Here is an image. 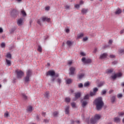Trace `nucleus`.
Masks as SVG:
<instances>
[{
	"label": "nucleus",
	"instance_id": "f257e3e1",
	"mask_svg": "<svg viewBox=\"0 0 124 124\" xmlns=\"http://www.w3.org/2000/svg\"><path fill=\"white\" fill-rule=\"evenodd\" d=\"M94 102L97 110H100V109L103 107V105H104V103H103L102 97H101L96 99Z\"/></svg>",
	"mask_w": 124,
	"mask_h": 124
},
{
	"label": "nucleus",
	"instance_id": "f03ea898",
	"mask_svg": "<svg viewBox=\"0 0 124 124\" xmlns=\"http://www.w3.org/2000/svg\"><path fill=\"white\" fill-rule=\"evenodd\" d=\"M46 76H51V82H55L56 78L59 77V74H56L55 71L50 70L46 73Z\"/></svg>",
	"mask_w": 124,
	"mask_h": 124
},
{
	"label": "nucleus",
	"instance_id": "7ed1b4c3",
	"mask_svg": "<svg viewBox=\"0 0 124 124\" xmlns=\"http://www.w3.org/2000/svg\"><path fill=\"white\" fill-rule=\"evenodd\" d=\"M32 75V70L28 69L26 72V76L24 78L25 84H29L31 82V77Z\"/></svg>",
	"mask_w": 124,
	"mask_h": 124
},
{
	"label": "nucleus",
	"instance_id": "20e7f679",
	"mask_svg": "<svg viewBox=\"0 0 124 124\" xmlns=\"http://www.w3.org/2000/svg\"><path fill=\"white\" fill-rule=\"evenodd\" d=\"M100 118H101V116L99 115V114H96L94 115V117H92L91 119V123L92 124H95L96 123H97V121H99L100 120Z\"/></svg>",
	"mask_w": 124,
	"mask_h": 124
},
{
	"label": "nucleus",
	"instance_id": "39448f33",
	"mask_svg": "<svg viewBox=\"0 0 124 124\" xmlns=\"http://www.w3.org/2000/svg\"><path fill=\"white\" fill-rule=\"evenodd\" d=\"M16 78L18 79H22L23 76H24V74H25L23 71L19 70H16Z\"/></svg>",
	"mask_w": 124,
	"mask_h": 124
},
{
	"label": "nucleus",
	"instance_id": "423d86ee",
	"mask_svg": "<svg viewBox=\"0 0 124 124\" xmlns=\"http://www.w3.org/2000/svg\"><path fill=\"white\" fill-rule=\"evenodd\" d=\"M11 15L13 18H16L19 15V11H17V9H14L11 13Z\"/></svg>",
	"mask_w": 124,
	"mask_h": 124
},
{
	"label": "nucleus",
	"instance_id": "0eeeda50",
	"mask_svg": "<svg viewBox=\"0 0 124 124\" xmlns=\"http://www.w3.org/2000/svg\"><path fill=\"white\" fill-rule=\"evenodd\" d=\"M81 61L83 63H92V59H86V58L83 57Z\"/></svg>",
	"mask_w": 124,
	"mask_h": 124
},
{
	"label": "nucleus",
	"instance_id": "6e6552de",
	"mask_svg": "<svg viewBox=\"0 0 124 124\" xmlns=\"http://www.w3.org/2000/svg\"><path fill=\"white\" fill-rule=\"evenodd\" d=\"M81 106L83 108H86V106L88 105V101L85 99H82L81 100Z\"/></svg>",
	"mask_w": 124,
	"mask_h": 124
},
{
	"label": "nucleus",
	"instance_id": "1a4fd4ad",
	"mask_svg": "<svg viewBox=\"0 0 124 124\" xmlns=\"http://www.w3.org/2000/svg\"><path fill=\"white\" fill-rule=\"evenodd\" d=\"M122 75V73L115 74L114 75L111 76L110 77V78H111V79H112V80H115V79H116L117 78V77H121Z\"/></svg>",
	"mask_w": 124,
	"mask_h": 124
},
{
	"label": "nucleus",
	"instance_id": "9d476101",
	"mask_svg": "<svg viewBox=\"0 0 124 124\" xmlns=\"http://www.w3.org/2000/svg\"><path fill=\"white\" fill-rule=\"evenodd\" d=\"M75 70H76V68L74 67H71L69 68V75H74L75 74Z\"/></svg>",
	"mask_w": 124,
	"mask_h": 124
},
{
	"label": "nucleus",
	"instance_id": "9b49d317",
	"mask_svg": "<svg viewBox=\"0 0 124 124\" xmlns=\"http://www.w3.org/2000/svg\"><path fill=\"white\" fill-rule=\"evenodd\" d=\"M42 20L43 22H47V23H49L50 21V18H48L46 16H43L41 17Z\"/></svg>",
	"mask_w": 124,
	"mask_h": 124
},
{
	"label": "nucleus",
	"instance_id": "f8f14e48",
	"mask_svg": "<svg viewBox=\"0 0 124 124\" xmlns=\"http://www.w3.org/2000/svg\"><path fill=\"white\" fill-rule=\"evenodd\" d=\"M24 21V19L23 18H19L17 21V24L18 26H23V21Z\"/></svg>",
	"mask_w": 124,
	"mask_h": 124
},
{
	"label": "nucleus",
	"instance_id": "ddd939ff",
	"mask_svg": "<svg viewBox=\"0 0 124 124\" xmlns=\"http://www.w3.org/2000/svg\"><path fill=\"white\" fill-rule=\"evenodd\" d=\"M88 11H89V9H86V8H82L81 10V12L83 15H85V14H87Z\"/></svg>",
	"mask_w": 124,
	"mask_h": 124
},
{
	"label": "nucleus",
	"instance_id": "4468645a",
	"mask_svg": "<svg viewBox=\"0 0 124 124\" xmlns=\"http://www.w3.org/2000/svg\"><path fill=\"white\" fill-rule=\"evenodd\" d=\"M98 91V89H97V88H94L93 89V92H91L90 93V95L91 96H93V95H95V93H96V92Z\"/></svg>",
	"mask_w": 124,
	"mask_h": 124
},
{
	"label": "nucleus",
	"instance_id": "2eb2a0df",
	"mask_svg": "<svg viewBox=\"0 0 124 124\" xmlns=\"http://www.w3.org/2000/svg\"><path fill=\"white\" fill-rule=\"evenodd\" d=\"M69 106H68L65 108V112L67 115H69Z\"/></svg>",
	"mask_w": 124,
	"mask_h": 124
},
{
	"label": "nucleus",
	"instance_id": "dca6fc26",
	"mask_svg": "<svg viewBox=\"0 0 124 124\" xmlns=\"http://www.w3.org/2000/svg\"><path fill=\"white\" fill-rule=\"evenodd\" d=\"M107 53H103V54L101 55L100 56V59L101 60H103V59H106L107 57Z\"/></svg>",
	"mask_w": 124,
	"mask_h": 124
},
{
	"label": "nucleus",
	"instance_id": "f3484780",
	"mask_svg": "<svg viewBox=\"0 0 124 124\" xmlns=\"http://www.w3.org/2000/svg\"><path fill=\"white\" fill-rule=\"evenodd\" d=\"M21 14H22L23 17H27V13L25 11V10L22 9L21 11Z\"/></svg>",
	"mask_w": 124,
	"mask_h": 124
},
{
	"label": "nucleus",
	"instance_id": "a211bd4d",
	"mask_svg": "<svg viewBox=\"0 0 124 124\" xmlns=\"http://www.w3.org/2000/svg\"><path fill=\"white\" fill-rule=\"evenodd\" d=\"M27 111L29 113H31L32 112V107L31 106H29L27 107Z\"/></svg>",
	"mask_w": 124,
	"mask_h": 124
},
{
	"label": "nucleus",
	"instance_id": "6ab92c4d",
	"mask_svg": "<svg viewBox=\"0 0 124 124\" xmlns=\"http://www.w3.org/2000/svg\"><path fill=\"white\" fill-rule=\"evenodd\" d=\"M81 97V93H76L75 95V97L76 99L79 98Z\"/></svg>",
	"mask_w": 124,
	"mask_h": 124
},
{
	"label": "nucleus",
	"instance_id": "aec40b11",
	"mask_svg": "<svg viewBox=\"0 0 124 124\" xmlns=\"http://www.w3.org/2000/svg\"><path fill=\"white\" fill-rule=\"evenodd\" d=\"M114 122L115 123H120L121 122V119L119 117H115L114 118Z\"/></svg>",
	"mask_w": 124,
	"mask_h": 124
},
{
	"label": "nucleus",
	"instance_id": "412c9836",
	"mask_svg": "<svg viewBox=\"0 0 124 124\" xmlns=\"http://www.w3.org/2000/svg\"><path fill=\"white\" fill-rule=\"evenodd\" d=\"M22 97L23 98L24 100H27L28 99V96L26 94L23 93L21 94Z\"/></svg>",
	"mask_w": 124,
	"mask_h": 124
},
{
	"label": "nucleus",
	"instance_id": "4be33fe9",
	"mask_svg": "<svg viewBox=\"0 0 124 124\" xmlns=\"http://www.w3.org/2000/svg\"><path fill=\"white\" fill-rule=\"evenodd\" d=\"M66 44L68 45V46H69V47H70V46H71L73 44V42L70 41H67L66 42Z\"/></svg>",
	"mask_w": 124,
	"mask_h": 124
},
{
	"label": "nucleus",
	"instance_id": "5701e85b",
	"mask_svg": "<svg viewBox=\"0 0 124 124\" xmlns=\"http://www.w3.org/2000/svg\"><path fill=\"white\" fill-rule=\"evenodd\" d=\"M66 84H69L72 83V80L71 78H68L66 80Z\"/></svg>",
	"mask_w": 124,
	"mask_h": 124
},
{
	"label": "nucleus",
	"instance_id": "b1692460",
	"mask_svg": "<svg viewBox=\"0 0 124 124\" xmlns=\"http://www.w3.org/2000/svg\"><path fill=\"white\" fill-rule=\"evenodd\" d=\"M112 103H114L116 101V96H113L111 98Z\"/></svg>",
	"mask_w": 124,
	"mask_h": 124
},
{
	"label": "nucleus",
	"instance_id": "393cba45",
	"mask_svg": "<svg viewBox=\"0 0 124 124\" xmlns=\"http://www.w3.org/2000/svg\"><path fill=\"white\" fill-rule=\"evenodd\" d=\"M37 51L40 53H42V47L40 46H38Z\"/></svg>",
	"mask_w": 124,
	"mask_h": 124
},
{
	"label": "nucleus",
	"instance_id": "a878e982",
	"mask_svg": "<svg viewBox=\"0 0 124 124\" xmlns=\"http://www.w3.org/2000/svg\"><path fill=\"white\" fill-rule=\"evenodd\" d=\"M49 94H50V92H46L45 93L44 95L46 98H49Z\"/></svg>",
	"mask_w": 124,
	"mask_h": 124
},
{
	"label": "nucleus",
	"instance_id": "bb28decb",
	"mask_svg": "<svg viewBox=\"0 0 124 124\" xmlns=\"http://www.w3.org/2000/svg\"><path fill=\"white\" fill-rule=\"evenodd\" d=\"M121 13H122V10L121 9H118L116 10V11L115 12V14L116 15L121 14Z\"/></svg>",
	"mask_w": 124,
	"mask_h": 124
},
{
	"label": "nucleus",
	"instance_id": "cd10ccee",
	"mask_svg": "<svg viewBox=\"0 0 124 124\" xmlns=\"http://www.w3.org/2000/svg\"><path fill=\"white\" fill-rule=\"evenodd\" d=\"M4 118H8L9 117V112L8 111H6L4 114Z\"/></svg>",
	"mask_w": 124,
	"mask_h": 124
},
{
	"label": "nucleus",
	"instance_id": "c85d7f7f",
	"mask_svg": "<svg viewBox=\"0 0 124 124\" xmlns=\"http://www.w3.org/2000/svg\"><path fill=\"white\" fill-rule=\"evenodd\" d=\"M90 98V94H88L84 96V100H87V99H89Z\"/></svg>",
	"mask_w": 124,
	"mask_h": 124
},
{
	"label": "nucleus",
	"instance_id": "c756f323",
	"mask_svg": "<svg viewBox=\"0 0 124 124\" xmlns=\"http://www.w3.org/2000/svg\"><path fill=\"white\" fill-rule=\"evenodd\" d=\"M84 36V33H81L80 34L78 35L77 38L79 39L81 38V37H83Z\"/></svg>",
	"mask_w": 124,
	"mask_h": 124
},
{
	"label": "nucleus",
	"instance_id": "7c9ffc66",
	"mask_svg": "<svg viewBox=\"0 0 124 124\" xmlns=\"http://www.w3.org/2000/svg\"><path fill=\"white\" fill-rule=\"evenodd\" d=\"M6 62L9 66H10V65H11V62L10 60L6 59Z\"/></svg>",
	"mask_w": 124,
	"mask_h": 124
},
{
	"label": "nucleus",
	"instance_id": "2f4dec72",
	"mask_svg": "<svg viewBox=\"0 0 124 124\" xmlns=\"http://www.w3.org/2000/svg\"><path fill=\"white\" fill-rule=\"evenodd\" d=\"M85 76V75L84 74H80L78 75V77L79 79H82V78Z\"/></svg>",
	"mask_w": 124,
	"mask_h": 124
},
{
	"label": "nucleus",
	"instance_id": "473e14b6",
	"mask_svg": "<svg viewBox=\"0 0 124 124\" xmlns=\"http://www.w3.org/2000/svg\"><path fill=\"white\" fill-rule=\"evenodd\" d=\"M105 84V82H101L99 83V84L98 85V88H100V87H102L103 85Z\"/></svg>",
	"mask_w": 124,
	"mask_h": 124
},
{
	"label": "nucleus",
	"instance_id": "72a5a7b5",
	"mask_svg": "<svg viewBox=\"0 0 124 124\" xmlns=\"http://www.w3.org/2000/svg\"><path fill=\"white\" fill-rule=\"evenodd\" d=\"M53 117H57L59 115V112L58 111H54L53 113Z\"/></svg>",
	"mask_w": 124,
	"mask_h": 124
},
{
	"label": "nucleus",
	"instance_id": "f704fd0d",
	"mask_svg": "<svg viewBox=\"0 0 124 124\" xmlns=\"http://www.w3.org/2000/svg\"><path fill=\"white\" fill-rule=\"evenodd\" d=\"M119 55H122V54H124V49H120L118 51Z\"/></svg>",
	"mask_w": 124,
	"mask_h": 124
},
{
	"label": "nucleus",
	"instance_id": "c9c22d12",
	"mask_svg": "<svg viewBox=\"0 0 124 124\" xmlns=\"http://www.w3.org/2000/svg\"><path fill=\"white\" fill-rule=\"evenodd\" d=\"M114 71V70L113 69H108L106 71L107 73H112Z\"/></svg>",
	"mask_w": 124,
	"mask_h": 124
},
{
	"label": "nucleus",
	"instance_id": "e433bc0d",
	"mask_svg": "<svg viewBox=\"0 0 124 124\" xmlns=\"http://www.w3.org/2000/svg\"><path fill=\"white\" fill-rule=\"evenodd\" d=\"M65 102H67V103L70 102V98H69V97L65 98Z\"/></svg>",
	"mask_w": 124,
	"mask_h": 124
},
{
	"label": "nucleus",
	"instance_id": "4c0bfd02",
	"mask_svg": "<svg viewBox=\"0 0 124 124\" xmlns=\"http://www.w3.org/2000/svg\"><path fill=\"white\" fill-rule=\"evenodd\" d=\"M6 57L8 58V59H11V54L9 53H7Z\"/></svg>",
	"mask_w": 124,
	"mask_h": 124
},
{
	"label": "nucleus",
	"instance_id": "58836bf2",
	"mask_svg": "<svg viewBox=\"0 0 124 124\" xmlns=\"http://www.w3.org/2000/svg\"><path fill=\"white\" fill-rule=\"evenodd\" d=\"M90 86V82H85L84 84V87H89Z\"/></svg>",
	"mask_w": 124,
	"mask_h": 124
},
{
	"label": "nucleus",
	"instance_id": "ea45409f",
	"mask_svg": "<svg viewBox=\"0 0 124 124\" xmlns=\"http://www.w3.org/2000/svg\"><path fill=\"white\" fill-rule=\"evenodd\" d=\"M57 82L58 83V84L59 85H61V83H62V79L60 78H58L57 79Z\"/></svg>",
	"mask_w": 124,
	"mask_h": 124
},
{
	"label": "nucleus",
	"instance_id": "a19ab883",
	"mask_svg": "<svg viewBox=\"0 0 124 124\" xmlns=\"http://www.w3.org/2000/svg\"><path fill=\"white\" fill-rule=\"evenodd\" d=\"M71 106L73 108H76V104H75V103H72Z\"/></svg>",
	"mask_w": 124,
	"mask_h": 124
},
{
	"label": "nucleus",
	"instance_id": "79ce46f5",
	"mask_svg": "<svg viewBox=\"0 0 124 124\" xmlns=\"http://www.w3.org/2000/svg\"><path fill=\"white\" fill-rule=\"evenodd\" d=\"M37 23L40 26H41V20L40 19L37 20Z\"/></svg>",
	"mask_w": 124,
	"mask_h": 124
},
{
	"label": "nucleus",
	"instance_id": "37998d69",
	"mask_svg": "<svg viewBox=\"0 0 124 124\" xmlns=\"http://www.w3.org/2000/svg\"><path fill=\"white\" fill-rule=\"evenodd\" d=\"M64 8L65 9H69V8H70V6L69 5H66L64 6Z\"/></svg>",
	"mask_w": 124,
	"mask_h": 124
},
{
	"label": "nucleus",
	"instance_id": "c03bdc74",
	"mask_svg": "<svg viewBox=\"0 0 124 124\" xmlns=\"http://www.w3.org/2000/svg\"><path fill=\"white\" fill-rule=\"evenodd\" d=\"M1 48H5V44L4 43H2L0 45Z\"/></svg>",
	"mask_w": 124,
	"mask_h": 124
},
{
	"label": "nucleus",
	"instance_id": "a18cd8bd",
	"mask_svg": "<svg viewBox=\"0 0 124 124\" xmlns=\"http://www.w3.org/2000/svg\"><path fill=\"white\" fill-rule=\"evenodd\" d=\"M36 121H37L38 122L40 121V118L39 115H37L36 116Z\"/></svg>",
	"mask_w": 124,
	"mask_h": 124
},
{
	"label": "nucleus",
	"instance_id": "49530a36",
	"mask_svg": "<svg viewBox=\"0 0 124 124\" xmlns=\"http://www.w3.org/2000/svg\"><path fill=\"white\" fill-rule=\"evenodd\" d=\"M106 93H107V92H106V90H103V91H102V93H101L102 95H104V94H106Z\"/></svg>",
	"mask_w": 124,
	"mask_h": 124
},
{
	"label": "nucleus",
	"instance_id": "de8ad7c7",
	"mask_svg": "<svg viewBox=\"0 0 124 124\" xmlns=\"http://www.w3.org/2000/svg\"><path fill=\"white\" fill-rule=\"evenodd\" d=\"M75 8H80V4H75Z\"/></svg>",
	"mask_w": 124,
	"mask_h": 124
},
{
	"label": "nucleus",
	"instance_id": "09e8293b",
	"mask_svg": "<svg viewBox=\"0 0 124 124\" xmlns=\"http://www.w3.org/2000/svg\"><path fill=\"white\" fill-rule=\"evenodd\" d=\"M117 97H118V98H122V97H123V94H121V93L118 94L117 95Z\"/></svg>",
	"mask_w": 124,
	"mask_h": 124
},
{
	"label": "nucleus",
	"instance_id": "8fccbe9b",
	"mask_svg": "<svg viewBox=\"0 0 124 124\" xmlns=\"http://www.w3.org/2000/svg\"><path fill=\"white\" fill-rule=\"evenodd\" d=\"M80 55L81 56H82L83 57H85V56H86V54H85V53L81 52L80 53Z\"/></svg>",
	"mask_w": 124,
	"mask_h": 124
},
{
	"label": "nucleus",
	"instance_id": "3c124183",
	"mask_svg": "<svg viewBox=\"0 0 124 124\" xmlns=\"http://www.w3.org/2000/svg\"><path fill=\"white\" fill-rule=\"evenodd\" d=\"M109 57L111 58V59H114V58H116V56L114 55H110L109 56Z\"/></svg>",
	"mask_w": 124,
	"mask_h": 124
},
{
	"label": "nucleus",
	"instance_id": "603ef678",
	"mask_svg": "<svg viewBox=\"0 0 124 124\" xmlns=\"http://www.w3.org/2000/svg\"><path fill=\"white\" fill-rule=\"evenodd\" d=\"M78 88H83V84L82 83H79L78 85Z\"/></svg>",
	"mask_w": 124,
	"mask_h": 124
},
{
	"label": "nucleus",
	"instance_id": "864d4df0",
	"mask_svg": "<svg viewBox=\"0 0 124 124\" xmlns=\"http://www.w3.org/2000/svg\"><path fill=\"white\" fill-rule=\"evenodd\" d=\"M44 123H45V124H47V123H49V120L47 119H44Z\"/></svg>",
	"mask_w": 124,
	"mask_h": 124
},
{
	"label": "nucleus",
	"instance_id": "5fc2aeb1",
	"mask_svg": "<svg viewBox=\"0 0 124 124\" xmlns=\"http://www.w3.org/2000/svg\"><path fill=\"white\" fill-rule=\"evenodd\" d=\"M46 10L47 11H49V10H50V7L49 6L46 7Z\"/></svg>",
	"mask_w": 124,
	"mask_h": 124
},
{
	"label": "nucleus",
	"instance_id": "6e6d98bb",
	"mask_svg": "<svg viewBox=\"0 0 124 124\" xmlns=\"http://www.w3.org/2000/svg\"><path fill=\"white\" fill-rule=\"evenodd\" d=\"M42 116H43V117H45V116H46V112H42Z\"/></svg>",
	"mask_w": 124,
	"mask_h": 124
},
{
	"label": "nucleus",
	"instance_id": "4d7b16f0",
	"mask_svg": "<svg viewBox=\"0 0 124 124\" xmlns=\"http://www.w3.org/2000/svg\"><path fill=\"white\" fill-rule=\"evenodd\" d=\"M119 116H124V112H119Z\"/></svg>",
	"mask_w": 124,
	"mask_h": 124
},
{
	"label": "nucleus",
	"instance_id": "13d9d810",
	"mask_svg": "<svg viewBox=\"0 0 124 124\" xmlns=\"http://www.w3.org/2000/svg\"><path fill=\"white\" fill-rule=\"evenodd\" d=\"M83 41H87V40H88V37H85L83 38Z\"/></svg>",
	"mask_w": 124,
	"mask_h": 124
},
{
	"label": "nucleus",
	"instance_id": "bf43d9fd",
	"mask_svg": "<svg viewBox=\"0 0 124 124\" xmlns=\"http://www.w3.org/2000/svg\"><path fill=\"white\" fill-rule=\"evenodd\" d=\"M113 43V41L112 40H109L108 44H112Z\"/></svg>",
	"mask_w": 124,
	"mask_h": 124
},
{
	"label": "nucleus",
	"instance_id": "052dcab7",
	"mask_svg": "<svg viewBox=\"0 0 124 124\" xmlns=\"http://www.w3.org/2000/svg\"><path fill=\"white\" fill-rule=\"evenodd\" d=\"M82 4H84V1L81 0L79 2V5H82Z\"/></svg>",
	"mask_w": 124,
	"mask_h": 124
},
{
	"label": "nucleus",
	"instance_id": "680f3d73",
	"mask_svg": "<svg viewBox=\"0 0 124 124\" xmlns=\"http://www.w3.org/2000/svg\"><path fill=\"white\" fill-rule=\"evenodd\" d=\"M68 64H69V65H71V64H72V61H69L68 62Z\"/></svg>",
	"mask_w": 124,
	"mask_h": 124
},
{
	"label": "nucleus",
	"instance_id": "e2e57ef3",
	"mask_svg": "<svg viewBox=\"0 0 124 124\" xmlns=\"http://www.w3.org/2000/svg\"><path fill=\"white\" fill-rule=\"evenodd\" d=\"M97 52V48H95L94 49V50H93V53H96Z\"/></svg>",
	"mask_w": 124,
	"mask_h": 124
},
{
	"label": "nucleus",
	"instance_id": "0e129e2a",
	"mask_svg": "<svg viewBox=\"0 0 124 124\" xmlns=\"http://www.w3.org/2000/svg\"><path fill=\"white\" fill-rule=\"evenodd\" d=\"M112 64H117L118 63V62L117 61H114L113 62H112Z\"/></svg>",
	"mask_w": 124,
	"mask_h": 124
},
{
	"label": "nucleus",
	"instance_id": "69168bd1",
	"mask_svg": "<svg viewBox=\"0 0 124 124\" xmlns=\"http://www.w3.org/2000/svg\"><path fill=\"white\" fill-rule=\"evenodd\" d=\"M1 32H3V30H2V28L0 27V33H1Z\"/></svg>",
	"mask_w": 124,
	"mask_h": 124
},
{
	"label": "nucleus",
	"instance_id": "338daca9",
	"mask_svg": "<svg viewBox=\"0 0 124 124\" xmlns=\"http://www.w3.org/2000/svg\"><path fill=\"white\" fill-rule=\"evenodd\" d=\"M70 30L69 29H66V32H67V33H68V32H69Z\"/></svg>",
	"mask_w": 124,
	"mask_h": 124
},
{
	"label": "nucleus",
	"instance_id": "774afa93",
	"mask_svg": "<svg viewBox=\"0 0 124 124\" xmlns=\"http://www.w3.org/2000/svg\"><path fill=\"white\" fill-rule=\"evenodd\" d=\"M70 91L72 93H74V90H73V89H70Z\"/></svg>",
	"mask_w": 124,
	"mask_h": 124
}]
</instances>
